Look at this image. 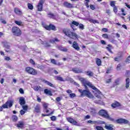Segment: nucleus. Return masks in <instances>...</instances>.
I'll list each match as a JSON object with an SVG mask.
<instances>
[{
  "label": "nucleus",
  "mask_w": 130,
  "mask_h": 130,
  "mask_svg": "<svg viewBox=\"0 0 130 130\" xmlns=\"http://www.w3.org/2000/svg\"><path fill=\"white\" fill-rule=\"evenodd\" d=\"M116 122L117 123H124V124H126L129 122V121L125 119L120 118L116 120Z\"/></svg>",
  "instance_id": "1a4fd4ad"
},
{
  "label": "nucleus",
  "mask_w": 130,
  "mask_h": 130,
  "mask_svg": "<svg viewBox=\"0 0 130 130\" xmlns=\"http://www.w3.org/2000/svg\"><path fill=\"white\" fill-rule=\"evenodd\" d=\"M106 49H107L108 50V51H109V52H110L111 53H113L112 51L111 50V48L106 47Z\"/></svg>",
  "instance_id": "13d9d810"
},
{
  "label": "nucleus",
  "mask_w": 130,
  "mask_h": 130,
  "mask_svg": "<svg viewBox=\"0 0 130 130\" xmlns=\"http://www.w3.org/2000/svg\"><path fill=\"white\" fill-rule=\"evenodd\" d=\"M115 3H116V1H111L110 2V6L111 7H113L114 8L115 7Z\"/></svg>",
  "instance_id": "72a5a7b5"
},
{
  "label": "nucleus",
  "mask_w": 130,
  "mask_h": 130,
  "mask_svg": "<svg viewBox=\"0 0 130 130\" xmlns=\"http://www.w3.org/2000/svg\"><path fill=\"white\" fill-rule=\"evenodd\" d=\"M27 7L29 10H33V5H32V4L28 3L27 4Z\"/></svg>",
  "instance_id": "4c0bfd02"
},
{
  "label": "nucleus",
  "mask_w": 130,
  "mask_h": 130,
  "mask_svg": "<svg viewBox=\"0 0 130 130\" xmlns=\"http://www.w3.org/2000/svg\"><path fill=\"white\" fill-rule=\"evenodd\" d=\"M41 109V107L40 106V105H37L35 107V111L37 112V113H39V112H40Z\"/></svg>",
  "instance_id": "2eb2a0df"
},
{
  "label": "nucleus",
  "mask_w": 130,
  "mask_h": 130,
  "mask_svg": "<svg viewBox=\"0 0 130 130\" xmlns=\"http://www.w3.org/2000/svg\"><path fill=\"white\" fill-rule=\"evenodd\" d=\"M119 82H120V79L117 78L115 80V84L116 86L119 85Z\"/></svg>",
  "instance_id": "7c9ffc66"
},
{
  "label": "nucleus",
  "mask_w": 130,
  "mask_h": 130,
  "mask_svg": "<svg viewBox=\"0 0 130 130\" xmlns=\"http://www.w3.org/2000/svg\"><path fill=\"white\" fill-rule=\"evenodd\" d=\"M34 89L35 91H38V90H39V87L38 86H35Z\"/></svg>",
  "instance_id": "4d7b16f0"
},
{
  "label": "nucleus",
  "mask_w": 130,
  "mask_h": 130,
  "mask_svg": "<svg viewBox=\"0 0 130 130\" xmlns=\"http://www.w3.org/2000/svg\"><path fill=\"white\" fill-rule=\"evenodd\" d=\"M78 91L81 93V96H87L88 94H89L88 90L78 89Z\"/></svg>",
  "instance_id": "9d476101"
},
{
  "label": "nucleus",
  "mask_w": 130,
  "mask_h": 130,
  "mask_svg": "<svg viewBox=\"0 0 130 130\" xmlns=\"http://www.w3.org/2000/svg\"><path fill=\"white\" fill-rule=\"evenodd\" d=\"M37 69H39V70H41V71H43V72H44L45 70L46 69V66H42L41 64H38L37 66Z\"/></svg>",
  "instance_id": "dca6fc26"
},
{
  "label": "nucleus",
  "mask_w": 130,
  "mask_h": 130,
  "mask_svg": "<svg viewBox=\"0 0 130 130\" xmlns=\"http://www.w3.org/2000/svg\"><path fill=\"white\" fill-rule=\"evenodd\" d=\"M12 32L14 35V36H21L22 35V31H21V29L18 27L16 26H13L12 28Z\"/></svg>",
  "instance_id": "20e7f679"
},
{
  "label": "nucleus",
  "mask_w": 130,
  "mask_h": 130,
  "mask_svg": "<svg viewBox=\"0 0 130 130\" xmlns=\"http://www.w3.org/2000/svg\"><path fill=\"white\" fill-rule=\"evenodd\" d=\"M126 62H127L128 63H129V62H130V55L126 59Z\"/></svg>",
  "instance_id": "864d4df0"
},
{
  "label": "nucleus",
  "mask_w": 130,
  "mask_h": 130,
  "mask_svg": "<svg viewBox=\"0 0 130 130\" xmlns=\"http://www.w3.org/2000/svg\"><path fill=\"white\" fill-rule=\"evenodd\" d=\"M96 129L97 130H104V129L101 126H96Z\"/></svg>",
  "instance_id": "37998d69"
},
{
  "label": "nucleus",
  "mask_w": 130,
  "mask_h": 130,
  "mask_svg": "<svg viewBox=\"0 0 130 130\" xmlns=\"http://www.w3.org/2000/svg\"><path fill=\"white\" fill-rule=\"evenodd\" d=\"M5 60H10L11 58H10V57L5 56Z\"/></svg>",
  "instance_id": "69168bd1"
},
{
  "label": "nucleus",
  "mask_w": 130,
  "mask_h": 130,
  "mask_svg": "<svg viewBox=\"0 0 130 130\" xmlns=\"http://www.w3.org/2000/svg\"><path fill=\"white\" fill-rule=\"evenodd\" d=\"M71 23L73 24V25H74V26H77L78 25H79V22L75 20L73 21Z\"/></svg>",
  "instance_id": "c9c22d12"
},
{
  "label": "nucleus",
  "mask_w": 130,
  "mask_h": 130,
  "mask_svg": "<svg viewBox=\"0 0 130 130\" xmlns=\"http://www.w3.org/2000/svg\"><path fill=\"white\" fill-rule=\"evenodd\" d=\"M88 123H93V124H96L97 123V121H93L91 120H89L87 121Z\"/></svg>",
  "instance_id": "ea45409f"
},
{
  "label": "nucleus",
  "mask_w": 130,
  "mask_h": 130,
  "mask_svg": "<svg viewBox=\"0 0 130 130\" xmlns=\"http://www.w3.org/2000/svg\"><path fill=\"white\" fill-rule=\"evenodd\" d=\"M56 80H57V81H60L61 82H64L63 78L60 76H57Z\"/></svg>",
  "instance_id": "c85d7f7f"
},
{
  "label": "nucleus",
  "mask_w": 130,
  "mask_h": 130,
  "mask_svg": "<svg viewBox=\"0 0 130 130\" xmlns=\"http://www.w3.org/2000/svg\"><path fill=\"white\" fill-rule=\"evenodd\" d=\"M23 126H24V123H23V122H19L17 124V127H23Z\"/></svg>",
  "instance_id": "cd10ccee"
},
{
  "label": "nucleus",
  "mask_w": 130,
  "mask_h": 130,
  "mask_svg": "<svg viewBox=\"0 0 130 130\" xmlns=\"http://www.w3.org/2000/svg\"><path fill=\"white\" fill-rule=\"evenodd\" d=\"M107 84H110L111 83V79H109L106 80Z\"/></svg>",
  "instance_id": "bf43d9fd"
},
{
  "label": "nucleus",
  "mask_w": 130,
  "mask_h": 130,
  "mask_svg": "<svg viewBox=\"0 0 130 130\" xmlns=\"http://www.w3.org/2000/svg\"><path fill=\"white\" fill-rule=\"evenodd\" d=\"M64 6H65L66 8H68V9H72L73 8V4L68 2H65L64 3Z\"/></svg>",
  "instance_id": "f3484780"
},
{
  "label": "nucleus",
  "mask_w": 130,
  "mask_h": 130,
  "mask_svg": "<svg viewBox=\"0 0 130 130\" xmlns=\"http://www.w3.org/2000/svg\"><path fill=\"white\" fill-rule=\"evenodd\" d=\"M86 96L87 97H88V98H93L94 97V95H93V94H92L90 91L88 92V93Z\"/></svg>",
  "instance_id": "e433bc0d"
},
{
  "label": "nucleus",
  "mask_w": 130,
  "mask_h": 130,
  "mask_svg": "<svg viewBox=\"0 0 130 130\" xmlns=\"http://www.w3.org/2000/svg\"><path fill=\"white\" fill-rule=\"evenodd\" d=\"M99 115H101V116H102V117H104V118H106V119H108L111 121H113V120H114L113 118L109 116L108 112H107L106 110H101L99 112Z\"/></svg>",
  "instance_id": "7ed1b4c3"
},
{
  "label": "nucleus",
  "mask_w": 130,
  "mask_h": 130,
  "mask_svg": "<svg viewBox=\"0 0 130 130\" xmlns=\"http://www.w3.org/2000/svg\"><path fill=\"white\" fill-rule=\"evenodd\" d=\"M70 26L73 30H75V25L73 24V23H71V24H70Z\"/></svg>",
  "instance_id": "e2e57ef3"
},
{
  "label": "nucleus",
  "mask_w": 130,
  "mask_h": 130,
  "mask_svg": "<svg viewBox=\"0 0 130 130\" xmlns=\"http://www.w3.org/2000/svg\"><path fill=\"white\" fill-rule=\"evenodd\" d=\"M63 32L65 35H66V36H68V37H70V38L74 39V40H76V39L78 38V35H77L76 32L71 31V29H64L63 30Z\"/></svg>",
  "instance_id": "f257e3e1"
},
{
  "label": "nucleus",
  "mask_w": 130,
  "mask_h": 130,
  "mask_svg": "<svg viewBox=\"0 0 130 130\" xmlns=\"http://www.w3.org/2000/svg\"><path fill=\"white\" fill-rule=\"evenodd\" d=\"M19 102V104H20L21 106H22L23 105H25V104H26L25 98L23 97L20 98Z\"/></svg>",
  "instance_id": "4468645a"
},
{
  "label": "nucleus",
  "mask_w": 130,
  "mask_h": 130,
  "mask_svg": "<svg viewBox=\"0 0 130 130\" xmlns=\"http://www.w3.org/2000/svg\"><path fill=\"white\" fill-rule=\"evenodd\" d=\"M22 108H23V110H24V111H27V110H28V106L27 105H22Z\"/></svg>",
  "instance_id": "f704fd0d"
},
{
  "label": "nucleus",
  "mask_w": 130,
  "mask_h": 130,
  "mask_svg": "<svg viewBox=\"0 0 130 130\" xmlns=\"http://www.w3.org/2000/svg\"><path fill=\"white\" fill-rule=\"evenodd\" d=\"M15 24H16V25H18V26H21V25H22V22L21 21L16 20L15 21Z\"/></svg>",
  "instance_id": "a19ab883"
},
{
  "label": "nucleus",
  "mask_w": 130,
  "mask_h": 130,
  "mask_svg": "<svg viewBox=\"0 0 130 130\" xmlns=\"http://www.w3.org/2000/svg\"><path fill=\"white\" fill-rule=\"evenodd\" d=\"M89 22H90L91 23H93V24H96V23H98V21L97 20L92 19L89 20Z\"/></svg>",
  "instance_id": "58836bf2"
},
{
  "label": "nucleus",
  "mask_w": 130,
  "mask_h": 130,
  "mask_svg": "<svg viewBox=\"0 0 130 130\" xmlns=\"http://www.w3.org/2000/svg\"><path fill=\"white\" fill-rule=\"evenodd\" d=\"M85 2H86L85 3L86 7H87V8H89V4L88 3L90 2V0H85Z\"/></svg>",
  "instance_id": "09e8293b"
},
{
  "label": "nucleus",
  "mask_w": 130,
  "mask_h": 130,
  "mask_svg": "<svg viewBox=\"0 0 130 130\" xmlns=\"http://www.w3.org/2000/svg\"><path fill=\"white\" fill-rule=\"evenodd\" d=\"M45 83L47 84V85H48V86H50V87H54L53 86V84L51 83H50L49 81L45 80Z\"/></svg>",
  "instance_id": "c756f323"
},
{
  "label": "nucleus",
  "mask_w": 130,
  "mask_h": 130,
  "mask_svg": "<svg viewBox=\"0 0 130 130\" xmlns=\"http://www.w3.org/2000/svg\"><path fill=\"white\" fill-rule=\"evenodd\" d=\"M13 103L14 102L13 101H9L6 102V104L7 105L8 107H12L13 106Z\"/></svg>",
  "instance_id": "412c9836"
},
{
  "label": "nucleus",
  "mask_w": 130,
  "mask_h": 130,
  "mask_svg": "<svg viewBox=\"0 0 130 130\" xmlns=\"http://www.w3.org/2000/svg\"><path fill=\"white\" fill-rule=\"evenodd\" d=\"M105 129H108V130H113L114 128V126L112 124H109V125H106L105 126Z\"/></svg>",
  "instance_id": "a211bd4d"
},
{
  "label": "nucleus",
  "mask_w": 130,
  "mask_h": 130,
  "mask_svg": "<svg viewBox=\"0 0 130 130\" xmlns=\"http://www.w3.org/2000/svg\"><path fill=\"white\" fill-rule=\"evenodd\" d=\"M20 113L21 115H24V114H25V113H26V111H24V110H21L20 111Z\"/></svg>",
  "instance_id": "49530a36"
},
{
  "label": "nucleus",
  "mask_w": 130,
  "mask_h": 130,
  "mask_svg": "<svg viewBox=\"0 0 130 130\" xmlns=\"http://www.w3.org/2000/svg\"><path fill=\"white\" fill-rule=\"evenodd\" d=\"M12 119L13 121H14L15 122V121H17L18 120V117H17L16 115H13L12 117Z\"/></svg>",
  "instance_id": "2f4dec72"
},
{
  "label": "nucleus",
  "mask_w": 130,
  "mask_h": 130,
  "mask_svg": "<svg viewBox=\"0 0 130 130\" xmlns=\"http://www.w3.org/2000/svg\"><path fill=\"white\" fill-rule=\"evenodd\" d=\"M44 4V2H43V0H40V2L37 6L38 11H39V12H41V11H42Z\"/></svg>",
  "instance_id": "6e6552de"
},
{
  "label": "nucleus",
  "mask_w": 130,
  "mask_h": 130,
  "mask_svg": "<svg viewBox=\"0 0 130 130\" xmlns=\"http://www.w3.org/2000/svg\"><path fill=\"white\" fill-rule=\"evenodd\" d=\"M55 42H59V40L57 38L53 39L50 40V43H55Z\"/></svg>",
  "instance_id": "b1692460"
},
{
  "label": "nucleus",
  "mask_w": 130,
  "mask_h": 130,
  "mask_svg": "<svg viewBox=\"0 0 130 130\" xmlns=\"http://www.w3.org/2000/svg\"><path fill=\"white\" fill-rule=\"evenodd\" d=\"M19 92L20 94H24V90H23L22 88L19 89Z\"/></svg>",
  "instance_id": "052dcab7"
},
{
  "label": "nucleus",
  "mask_w": 130,
  "mask_h": 130,
  "mask_svg": "<svg viewBox=\"0 0 130 130\" xmlns=\"http://www.w3.org/2000/svg\"><path fill=\"white\" fill-rule=\"evenodd\" d=\"M128 87H129V78H126L125 87L127 89Z\"/></svg>",
  "instance_id": "a878e982"
},
{
  "label": "nucleus",
  "mask_w": 130,
  "mask_h": 130,
  "mask_svg": "<svg viewBox=\"0 0 130 130\" xmlns=\"http://www.w3.org/2000/svg\"><path fill=\"white\" fill-rule=\"evenodd\" d=\"M72 47L75 49V50L79 51L80 50V47H79V45L77 44V42L74 41L72 45Z\"/></svg>",
  "instance_id": "f8f14e48"
},
{
  "label": "nucleus",
  "mask_w": 130,
  "mask_h": 130,
  "mask_svg": "<svg viewBox=\"0 0 130 130\" xmlns=\"http://www.w3.org/2000/svg\"><path fill=\"white\" fill-rule=\"evenodd\" d=\"M120 67H121L120 64H119L117 65V71L120 70Z\"/></svg>",
  "instance_id": "0e129e2a"
},
{
  "label": "nucleus",
  "mask_w": 130,
  "mask_h": 130,
  "mask_svg": "<svg viewBox=\"0 0 130 130\" xmlns=\"http://www.w3.org/2000/svg\"><path fill=\"white\" fill-rule=\"evenodd\" d=\"M70 81L71 83H72V84H74V85H75V86H77V87H80V85L78 83L75 82L74 79L70 78Z\"/></svg>",
  "instance_id": "4be33fe9"
},
{
  "label": "nucleus",
  "mask_w": 130,
  "mask_h": 130,
  "mask_svg": "<svg viewBox=\"0 0 130 130\" xmlns=\"http://www.w3.org/2000/svg\"><path fill=\"white\" fill-rule=\"evenodd\" d=\"M85 75H87V76H89V77H93L94 76V73L92 72L91 71H87L85 72Z\"/></svg>",
  "instance_id": "5701e85b"
},
{
  "label": "nucleus",
  "mask_w": 130,
  "mask_h": 130,
  "mask_svg": "<svg viewBox=\"0 0 130 130\" xmlns=\"http://www.w3.org/2000/svg\"><path fill=\"white\" fill-rule=\"evenodd\" d=\"M72 71L73 73H75V74H80V73H83V70L79 69L78 68H73L72 69Z\"/></svg>",
  "instance_id": "ddd939ff"
},
{
  "label": "nucleus",
  "mask_w": 130,
  "mask_h": 130,
  "mask_svg": "<svg viewBox=\"0 0 130 130\" xmlns=\"http://www.w3.org/2000/svg\"><path fill=\"white\" fill-rule=\"evenodd\" d=\"M113 11L114 12V13H115V14H116L117 13V7H116V6H115L114 7Z\"/></svg>",
  "instance_id": "603ef678"
},
{
  "label": "nucleus",
  "mask_w": 130,
  "mask_h": 130,
  "mask_svg": "<svg viewBox=\"0 0 130 130\" xmlns=\"http://www.w3.org/2000/svg\"><path fill=\"white\" fill-rule=\"evenodd\" d=\"M25 72H26L27 74H29V75H32V76H37L38 74L37 70L31 67H26L25 68Z\"/></svg>",
  "instance_id": "39448f33"
},
{
  "label": "nucleus",
  "mask_w": 130,
  "mask_h": 130,
  "mask_svg": "<svg viewBox=\"0 0 130 130\" xmlns=\"http://www.w3.org/2000/svg\"><path fill=\"white\" fill-rule=\"evenodd\" d=\"M60 100H61V99H60V98L59 97H57L56 98V101H57V102H60Z\"/></svg>",
  "instance_id": "680f3d73"
},
{
  "label": "nucleus",
  "mask_w": 130,
  "mask_h": 130,
  "mask_svg": "<svg viewBox=\"0 0 130 130\" xmlns=\"http://www.w3.org/2000/svg\"><path fill=\"white\" fill-rule=\"evenodd\" d=\"M79 29H81V30H84V25H83V24H79Z\"/></svg>",
  "instance_id": "79ce46f5"
},
{
  "label": "nucleus",
  "mask_w": 130,
  "mask_h": 130,
  "mask_svg": "<svg viewBox=\"0 0 130 130\" xmlns=\"http://www.w3.org/2000/svg\"><path fill=\"white\" fill-rule=\"evenodd\" d=\"M102 37H103V38H105L106 39H108V35H107V34H103L102 35Z\"/></svg>",
  "instance_id": "de8ad7c7"
},
{
  "label": "nucleus",
  "mask_w": 130,
  "mask_h": 130,
  "mask_svg": "<svg viewBox=\"0 0 130 130\" xmlns=\"http://www.w3.org/2000/svg\"><path fill=\"white\" fill-rule=\"evenodd\" d=\"M44 93L46 94V95H49V96H52V93H51V91L48 90V89H44Z\"/></svg>",
  "instance_id": "aec40b11"
},
{
  "label": "nucleus",
  "mask_w": 130,
  "mask_h": 130,
  "mask_svg": "<svg viewBox=\"0 0 130 130\" xmlns=\"http://www.w3.org/2000/svg\"><path fill=\"white\" fill-rule=\"evenodd\" d=\"M3 47H4L6 52H11V45L10 43L7 42H3Z\"/></svg>",
  "instance_id": "423d86ee"
},
{
  "label": "nucleus",
  "mask_w": 130,
  "mask_h": 130,
  "mask_svg": "<svg viewBox=\"0 0 130 130\" xmlns=\"http://www.w3.org/2000/svg\"><path fill=\"white\" fill-rule=\"evenodd\" d=\"M90 8L91 10H95V7L92 5H90Z\"/></svg>",
  "instance_id": "338daca9"
},
{
  "label": "nucleus",
  "mask_w": 130,
  "mask_h": 130,
  "mask_svg": "<svg viewBox=\"0 0 130 130\" xmlns=\"http://www.w3.org/2000/svg\"><path fill=\"white\" fill-rule=\"evenodd\" d=\"M51 62L53 63V64H56V60L54 59H51Z\"/></svg>",
  "instance_id": "c03bdc74"
},
{
  "label": "nucleus",
  "mask_w": 130,
  "mask_h": 130,
  "mask_svg": "<svg viewBox=\"0 0 130 130\" xmlns=\"http://www.w3.org/2000/svg\"><path fill=\"white\" fill-rule=\"evenodd\" d=\"M44 27L46 30H55V26L53 25L50 24L49 25H44Z\"/></svg>",
  "instance_id": "9b49d317"
},
{
  "label": "nucleus",
  "mask_w": 130,
  "mask_h": 130,
  "mask_svg": "<svg viewBox=\"0 0 130 130\" xmlns=\"http://www.w3.org/2000/svg\"><path fill=\"white\" fill-rule=\"evenodd\" d=\"M69 96L70 97V98H75V97H76V94L70 93Z\"/></svg>",
  "instance_id": "a18cd8bd"
},
{
  "label": "nucleus",
  "mask_w": 130,
  "mask_h": 130,
  "mask_svg": "<svg viewBox=\"0 0 130 130\" xmlns=\"http://www.w3.org/2000/svg\"><path fill=\"white\" fill-rule=\"evenodd\" d=\"M96 63L98 66V67H100L102 63L101 59L99 58H97L96 60Z\"/></svg>",
  "instance_id": "bb28decb"
},
{
  "label": "nucleus",
  "mask_w": 130,
  "mask_h": 130,
  "mask_svg": "<svg viewBox=\"0 0 130 130\" xmlns=\"http://www.w3.org/2000/svg\"><path fill=\"white\" fill-rule=\"evenodd\" d=\"M29 62L32 64L33 66H35V61H34V60H33V59H30V60H29Z\"/></svg>",
  "instance_id": "3c124183"
},
{
  "label": "nucleus",
  "mask_w": 130,
  "mask_h": 130,
  "mask_svg": "<svg viewBox=\"0 0 130 130\" xmlns=\"http://www.w3.org/2000/svg\"><path fill=\"white\" fill-rule=\"evenodd\" d=\"M44 46H45V47H50L51 45H50L49 43L48 42H44L43 43Z\"/></svg>",
  "instance_id": "473e14b6"
},
{
  "label": "nucleus",
  "mask_w": 130,
  "mask_h": 130,
  "mask_svg": "<svg viewBox=\"0 0 130 130\" xmlns=\"http://www.w3.org/2000/svg\"><path fill=\"white\" fill-rule=\"evenodd\" d=\"M86 85H87V86H88V87H90V88H91V89H93V90H94V91H93V93L94 94V96H95V97H97L98 98H100L101 99V97L100 96V95L101 94V92H100V90H99L98 89H97V88H96V87L94 86V85H92V83H91V82H87L86 83Z\"/></svg>",
  "instance_id": "f03ea898"
},
{
  "label": "nucleus",
  "mask_w": 130,
  "mask_h": 130,
  "mask_svg": "<svg viewBox=\"0 0 130 130\" xmlns=\"http://www.w3.org/2000/svg\"><path fill=\"white\" fill-rule=\"evenodd\" d=\"M67 119L69 122H70V123H72L74 125H77V126H80V124L78 123V122L71 117H68L67 118Z\"/></svg>",
  "instance_id": "0eeeda50"
},
{
  "label": "nucleus",
  "mask_w": 130,
  "mask_h": 130,
  "mask_svg": "<svg viewBox=\"0 0 130 130\" xmlns=\"http://www.w3.org/2000/svg\"><path fill=\"white\" fill-rule=\"evenodd\" d=\"M3 108H8V105H7V103H6L5 104H4L2 106Z\"/></svg>",
  "instance_id": "6e6d98bb"
},
{
  "label": "nucleus",
  "mask_w": 130,
  "mask_h": 130,
  "mask_svg": "<svg viewBox=\"0 0 130 130\" xmlns=\"http://www.w3.org/2000/svg\"><path fill=\"white\" fill-rule=\"evenodd\" d=\"M48 15L49 18H54V15L52 13H49Z\"/></svg>",
  "instance_id": "8fccbe9b"
},
{
  "label": "nucleus",
  "mask_w": 130,
  "mask_h": 130,
  "mask_svg": "<svg viewBox=\"0 0 130 130\" xmlns=\"http://www.w3.org/2000/svg\"><path fill=\"white\" fill-rule=\"evenodd\" d=\"M1 22L2 23V24H7V21H6V20H2Z\"/></svg>",
  "instance_id": "774afa93"
},
{
  "label": "nucleus",
  "mask_w": 130,
  "mask_h": 130,
  "mask_svg": "<svg viewBox=\"0 0 130 130\" xmlns=\"http://www.w3.org/2000/svg\"><path fill=\"white\" fill-rule=\"evenodd\" d=\"M112 107L113 108H116V107H119L120 104L118 102H116L112 104Z\"/></svg>",
  "instance_id": "6ab92c4d"
},
{
  "label": "nucleus",
  "mask_w": 130,
  "mask_h": 130,
  "mask_svg": "<svg viewBox=\"0 0 130 130\" xmlns=\"http://www.w3.org/2000/svg\"><path fill=\"white\" fill-rule=\"evenodd\" d=\"M50 119L53 121H54L56 119V117H55V116H53L52 117H51Z\"/></svg>",
  "instance_id": "5fc2aeb1"
},
{
  "label": "nucleus",
  "mask_w": 130,
  "mask_h": 130,
  "mask_svg": "<svg viewBox=\"0 0 130 130\" xmlns=\"http://www.w3.org/2000/svg\"><path fill=\"white\" fill-rule=\"evenodd\" d=\"M14 12L15 14H17V15H21V13H22V12L18 8H15Z\"/></svg>",
  "instance_id": "393cba45"
}]
</instances>
